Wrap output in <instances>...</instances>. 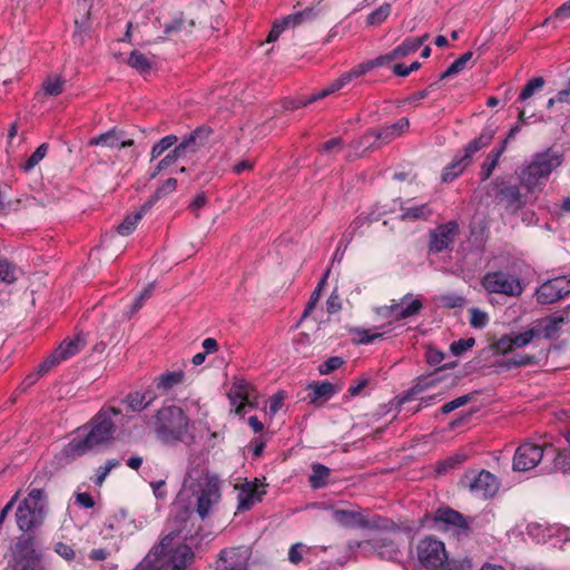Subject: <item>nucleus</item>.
Wrapping results in <instances>:
<instances>
[{"instance_id":"nucleus-1","label":"nucleus","mask_w":570,"mask_h":570,"mask_svg":"<svg viewBox=\"0 0 570 570\" xmlns=\"http://www.w3.org/2000/svg\"><path fill=\"white\" fill-rule=\"evenodd\" d=\"M120 414L121 411L114 406L101 407L88 423L90 430L82 435H76L65 446V454L71 459L80 458L95 450L97 446L108 443L114 439L117 429L114 417Z\"/></svg>"},{"instance_id":"nucleus-2","label":"nucleus","mask_w":570,"mask_h":570,"mask_svg":"<svg viewBox=\"0 0 570 570\" xmlns=\"http://www.w3.org/2000/svg\"><path fill=\"white\" fill-rule=\"evenodd\" d=\"M189 419L176 405L163 406L154 419V431L158 440L166 444L177 442L191 443L194 435L189 433Z\"/></svg>"},{"instance_id":"nucleus-3","label":"nucleus","mask_w":570,"mask_h":570,"mask_svg":"<svg viewBox=\"0 0 570 570\" xmlns=\"http://www.w3.org/2000/svg\"><path fill=\"white\" fill-rule=\"evenodd\" d=\"M156 567L164 570H186L195 559L188 543L176 542L175 533H168L151 550Z\"/></svg>"},{"instance_id":"nucleus-4","label":"nucleus","mask_w":570,"mask_h":570,"mask_svg":"<svg viewBox=\"0 0 570 570\" xmlns=\"http://www.w3.org/2000/svg\"><path fill=\"white\" fill-rule=\"evenodd\" d=\"M47 508V495L42 489H31L18 505L16 520L18 528L28 532L42 525Z\"/></svg>"},{"instance_id":"nucleus-5","label":"nucleus","mask_w":570,"mask_h":570,"mask_svg":"<svg viewBox=\"0 0 570 570\" xmlns=\"http://www.w3.org/2000/svg\"><path fill=\"white\" fill-rule=\"evenodd\" d=\"M563 161V154L548 148L537 153L532 161L520 169L519 179L523 186L532 189L541 178H547Z\"/></svg>"},{"instance_id":"nucleus-6","label":"nucleus","mask_w":570,"mask_h":570,"mask_svg":"<svg viewBox=\"0 0 570 570\" xmlns=\"http://www.w3.org/2000/svg\"><path fill=\"white\" fill-rule=\"evenodd\" d=\"M428 527L441 532H452L458 539L469 538L471 521L461 512L450 508L440 507L432 515H426Z\"/></svg>"},{"instance_id":"nucleus-7","label":"nucleus","mask_w":570,"mask_h":570,"mask_svg":"<svg viewBox=\"0 0 570 570\" xmlns=\"http://www.w3.org/2000/svg\"><path fill=\"white\" fill-rule=\"evenodd\" d=\"M417 558L429 569L464 570L462 563L449 561L444 543L431 535L421 539L416 547Z\"/></svg>"},{"instance_id":"nucleus-8","label":"nucleus","mask_w":570,"mask_h":570,"mask_svg":"<svg viewBox=\"0 0 570 570\" xmlns=\"http://www.w3.org/2000/svg\"><path fill=\"white\" fill-rule=\"evenodd\" d=\"M494 135V129L491 127H485L476 138L471 140L464 147L463 155L459 158H454L453 161L444 168L442 174V181L451 183L458 176H460L471 163L473 155L490 145Z\"/></svg>"},{"instance_id":"nucleus-9","label":"nucleus","mask_w":570,"mask_h":570,"mask_svg":"<svg viewBox=\"0 0 570 570\" xmlns=\"http://www.w3.org/2000/svg\"><path fill=\"white\" fill-rule=\"evenodd\" d=\"M41 556L39 540L33 535L22 534L17 538L12 547L13 568L14 570H37Z\"/></svg>"},{"instance_id":"nucleus-10","label":"nucleus","mask_w":570,"mask_h":570,"mask_svg":"<svg viewBox=\"0 0 570 570\" xmlns=\"http://www.w3.org/2000/svg\"><path fill=\"white\" fill-rule=\"evenodd\" d=\"M481 284L489 293L502 294L511 297H518L524 291V286L518 276L503 271L487 273L482 277Z\"/></svg>"},{"instance_id":"nucleus-11","label":"nucleus","mask_w":570,"mask_h":570,"mask_svg":"<svg viewBox=\"0 0 570 570\" xmlns=\"http://www.w3.org/2000/svg\"><path fill=\"white\" fill-rule=\"evenodd\" d=\"M461 484L466 487L472 494L487 499L493 497L498 492L500 482L494 474L487 470H482L480 472H465L461 480Z\"/></svg>"},{"instance_id":"nucleus-12","label":"nucleus","mask_w":570,"mask_h":570,"mask_svg":"<svg viewBox=\"0 0 570 570\" xmlns=\"http://www.w3.org/2000/svg\"><path fill=\"white\" fill-rule=\"evenodd\" d=\"M459 235V224L450 220L436 226L430 232L429 252L439 254L444 250H452L455 237Z\"/></svg>"},{"instance_id":"nucleus-13","label":"nucleus","mask_w":570,"mask_h":570,"mask_svg":"<svg viewBox=\"0 0 570 570\" xmlns=\"http://www.w3.org/2000/svg\"><path fill=\"white\" fill-rule=\"evenodd\" d=\"M570 293V277L560 276L548 279L535 291L537 302L542 305L553 304Z\"/></svg>"},{"instance_id":"nucleus-14","label":"nucleus","mask_w":570,"mask_h":570,"mask_svg":"<svg viewBox=\"0 0 570 570\" xmlns=\"http://www.w3.org/2000/svg\"><path fill=\"white\" fill-rule=\"evenodd\" d=\"M546 446L535 443L524 442L518 446L513 456L514 471H528L538 465L542 460Z\"/></svg>"},{"instance_id":"nucleus-15","label":"nucleus","mask_w":570,"mask_h":570,"mask_svg":"<svg viewBox=\"0 0 570 570\" xmlns=\"http://www.w3.org/2000/svg\"><path fill=\"white\" fill-rule=\"evenodd\" d=\"M196 495V512L199 518L204 520L209 514L212 507L217 504L220 499V490L217 480L208 479L199 484Z\"/></svg>"},{"instance_id":"nucleus-16","label":"nucleus","mask_w":570,"mask_h":570,"mask_svg":"<svg viewBox=\"0 0 570 570\" xmlns=\"http://www.w3.org/2000/svg\"><path fill=\"white\" fill-rule=\"evenodd\" d=\"M495 190L494 197L499 203H504L507 208L520 209L524 203L519 186L498 178L491 184Z\"/></svg>"},{"instance_id":"nucleus-17","label":"nucleus","mask_w":570,"mask_h":570,"mask_svg":"<svg viewBox=\"0 0 570 570\" xmlns=\"http://www.w3.org/2000/svg\"><path fill=\"white\" fill-rule=\"evenodd\" d=\"M213 135V129L209 126H199L177 145L179 150L186 157L188 154H195L204 147L209 137Z\"/></svg>"},{"instance_id":"nucleus-18","label":"nucleus","mask_w":570,"mask_h":570,"mask_svg":"<svg viewBox=\"0 0 570 570\" xmlns=\"http://www.w3.org/2000/svg\"><path fill=\"white\" fill-rule=\"evenodd\" d=\"M264 488V485L262 484ZM258 479H255L253 482L246 481L239 488L238 492V505L237 510L239 511H248L256 503L263 500V497L266 494L264 489H259Z\"/></svg>"},{"instance_id":"nucleus-19","label":"nucleus","mask_w":570,"mask_h":570,"mask_svg":"<svg viewBox=\"0 0 570 570\" xmlns=\"http://www.w3.org/2000/svg\"><path fill=\"white\" fill-rule=\"evenodd\" d=\"M409 127H410L409 119L406 117H403L392 125L374 129L375 139L380 144V147H381L382 145L389 144L393 139L401 136L403 132H405L409 129Z\"/></svg>"},{"instance_id":"nucleus-20","label":"nucleus","mask_w":570,"mask_h":570,"mask_svg":"<svg viewBox=\"0 0 570 570\" xmlns=\"http://www.w3.org/2000/svg\"><path fill=\"white\" fill-rule=\"evenodd\" d=\"M568 446L557 449L552 444L546 445L547 453L553 455V469L562 473H570V432L564 434Z\"/></svg>"},{"instance_id":"nucleus-21","label":"nucleus","mask_w":570,"mask_h":570,"mask_svg":"<svg viewBox=\"0 0 570 570\" xmlns=\"http://www.w3.org/2000/svg\"><path fill=\"white\" fill-rule=\"evenodd\" d=\"M333 519L343 527L370 528V521L358 511L337 509L333 512Z\"/></svg>"},{"instance_id":"nucleus-22","label":"nucleus","mask_w":570,"mask_h":570,"mask_svg":"<svg viewBox=\"0 0 570 570\" xmlns=\"http://www.w3.org/2000/svg\"><path fill=\"white\" fill-rule=\"evenodd\" d=\"M216 570H248L246 561L243 560L237 549H225L219 553L216 561Z\"/></svg>"},{"instance_id":"nucleus-23","label":"nucleus","mask_w":570,"mask_h":570,"mask_svg":"<svg viewBox=\"0 0 570 570\" xmlns=\"http://www.w3.org/2000/svg\"><path fill=\"white\" fill-rule=\"evenodd\" d=\"M200 530V524L196 525L195 520L191 519L189 523L174 528L169 533H175V540H183L184 543L188 542L191 546H197L203 540Z\"/></svg>"},{"instance_id":"nucleus-24","label":"nucleus","mask_w":570,"mask_h":570,"mask_svg":"<svg viewBox=\"0 0 570 570\" xmlns=\"http://www.w3.org/2000/svg\"><path fill=\"white\" fill-rule=\"evenodd\" d=\"M308 390V397L311 403H316L320 400L326 401L337 392L336 386L327 381L309 384Z\"/></svg>"},{"instance_id":"nucleus-25","label":"nucleus","mask_w":570,"mask_h":570,"mask_svg":"<svg viewBox=\"0 0 570 570\" xmlns=\"http://www.w3.org/2000/svg\"><path fill=\"white\" fill-rule=\"evenodd\" d=\"M185 373L183 371L165 372L155 379V385L161 393L169 392L174 386L183 383Z\"/></svg>"},{"instance_id":"nucleus-26","label":"nucleus","mask_w":570,"mask_h":570,"mask_svg":"<svg viewBox=\"0 0 570 570\" xmlns=\"http://www.w3.org/2000/svg\"><path fill=\"white\" fill-rule=\"evenodd\" d=\"M400 218L403 222H415L419 219H428L432 215V209L429 204H421L415 206H401Z\"/></svg>"},{"instance_id":"nucleus-27","label":"nucleus","mask_w":570,"mask_h":570,"mask_svg":"<svg viewBox=\"0 0 570 570\" xmlns=\"http://www.w3.org/2000/svg\"><path fill=\"white\" fill-rule=\"evenodd\" d=\"M411 295L407 294L401 299L399 313L395 316V321H401L417 315L423 308V304L419 298L411 299Z\"/></svg>"},{"instance_id":"nucleus-28","label":"nucleus","mask_w":570,"mask_h":570,"mask_svg":"<svg viewBox=\"0 0 570 570\" xmlns=\"http://www.w3.org/2000/svg\"><path fill=\"white\" fill-rule=\"evenodd\" d=\"M564 323L563 316H548L540 321V325L542 326V335L547 340H553L558 336L561 326Z\"/></svg>"},{"instance_id":"nucleus-29","label":"nucleus","mask_w":570,"mask_h":570,"mask_svg":"<svg viewBox=\"0 0 570 570\" xmlns=\"http://www.w3.org/2000/svg\"><path fill=\"white\" fill-rule=\"evenodd\" d=\"M331 475V470L321 464L314 463L312 465V474L308 478L309 485L313 489L324 488L328 483V478Z\"/></svg>"},{"instance_id":"nucleus-30","label":"nucleus","mask_w":570,"mask_h":570,"mask_svg":"<svg viewBox=\"0 0 570 570\" xmlns=\"http://www.w3.org/2000/svg\"><path fill=\"white\" fill-rule=\"evenodd\" d=\"M393 60H395V57H394L393 52L390 51L385 55L379 56L377 58H375L373 60H370L365 63L358 65L356 68L351 70L350 73L352 75L353 78H356V77L364 75L366 71H368L372 68L381 67V66L389 63Z\"/></svg>"},{"instance_id":"nucleus-31","label":"nucleus","mask_w":570,"mask_h":570,"mask_svg":"<svg viewBox=\"0 0 570 570\" xmlns=\"http://www.w3.org/2000/svg\"><path fill=\"white\" fill-rule=\"evenodd\" d=\"M177 188V179L168 178L160 187L156 189L154 195L144 203V210H150L151 207L160 199L173 193Z\"/></svg>"},{"instance_id":"nucleus-32","label":"nucleus","mask_w":570,"mask_h":570,"mask_svg":"<svg viewBox=\"0 0 570 570\" xmlns=\"http://www.w3.org/2000/svg\"><path fill=\"white\" fill-rule=\"evenodd\" d=\"M435 380H429L425 376L417 377L415 384L399 397L397 404L402 406L406 402L412 401L417 394L432 386Z\"/></svg>"},{"instance_id":"nucleus-33","label":"nucleus","mask_w":570,"mask_h":570,"mask_svg":"<svg viewBox=\"0 0 570 570\" xmlns=\"http://www.w3.org/2000/svg\"><path fill=\"white\" fill-rule=\"evenodd\" d=\"M537 363L538 360L535 355L515 354L512 357L500 361L498 365L505 370H512L521 366L534 365Z\"/></svg>"},{"instance_id":"nucleus-34","label":"nucleus","mask_w":570,"mask_h":570,"mask_svg":"<svg viewBox=\"0 0 570 570\" xmlns=\"http://www.w3.org/2000/svg\"><path fill=\"white\" fill-rule=\"evenodd\" d=\"M91 2H92V0H78L77 1V11L79 13V17L75 18V26H76L77 32H82L88 29Z\"/></svg>"},{"instance_id":"nucleus-35","label":"nucleus","mask_w":570,"mask_h":570,"mask_svg":"<svg viewBox=\"0 0 570 570\" xmlns=\"http://www.w3.org/2000/svg\"><path fill=\"white\" fill-rule=\"evenodd\" d=\"M121 131L116 128L110 129L97 137H92L88 141V146H107L110 148H118V141L121 137Z\"/></svg>"},{"instance_id":"nucleus-36","label":"nucleus","mask_w":570,"mask_h":570,"mask_svg":"<svg viewBox=\"0 0 570 570\" xmlns=\"http://www.w3.org/2000/svg\"><path fill=\"white\" fill-rule=\"evenodd\" d=\"M352 79H353V77L350 72L342 75L331 86H328L327 88H324V89L320 90L318 92L313 94L311 97H308V101L312 104L318 99L327 97L328 95L343 88Z\"/></svg>"},{"instance_id":"nucleus-37","label":"nucleus","mask_w":570,"mask_h":570,"mask_svg":"<svg viewBox=\"0 0 570 570\" xmlns=\"http://www.w3.org/2000/svg\"><path fill=\"white\" fill-rule=\"evenodd\" d=\"M148 210H144V205L140 207V209L131 215H127L124 220L121 222V224L118 225L117 227V232L122 235V236H128L130 235L137 224L139 223V220L142 218V216L147 213Z\"/></svg>"},{"instance_id":"nucleus-38","label":"nucleus","mask_w":570,"mask_h":570,"mask_svg":"<svg viewBox=\"0 0 570 570\" xmlns=\"http://www.w3.org/2000/svg\"><path fill=\"white\" fill-rule=\"evenodd\" d=\"M355 150L364 148L363 151H374L380 148V144L375 139L374 128L364 132L358 139L354 140L351 145Z\"/></svg>"},{"instance_id":"nucleus-39","label":"nucleus","mask_w":570,"mask_h":570,"mask_svg":"<svg viewBox=\"0 0 570 570\" xmlns=\"http://www.w3.org/2000/svg\"><path fill=\"white\" fill-rule=\"evenodd\" d=\"M85 346V340L79 335L72 340H65L57 348V351H61V356L63 360H67L77 353H79Z\"/></svg>"},{"instance_id":"nucleus-40","label":"nucleus","mask_w":570,"mask_h":570,"mask_svg":"<svg viewBox=\"0 0 570 570\" xmlns=\"http://www.w3.org/2000/svg\"><path fill=\"white\" fill-rule=\"evenodd\" d=\"M472 51H466L463 55H461L454 62H452L449 66V68L445 71H443L440 75V80H444L462 71L465 68L466 63L472 59Z\"/></svg>"},{"instance_id":"nucleus-41","label":"nucleus","mask_w":570,"mask_h":570,"mask_svg":"<svg viewBox=\"0 0 570 570\" xmlns=\"http://www.w3.org/2000/svg\"><path fill=\"white\" fill-rule=\"evenodd\" d=\"M127 63L139 72H147L151 69L150 60L140 51L134 50L130 52Z\"/></svg>"},{"instance_id":"nucleus-42","label":"nucleus","mask_w":570,"mask_h":570,"mask_svg":"<svg viewBox=\"0 0 570 570\" xmlns=\"http://www.w3.org/2000/svg\"><path fill=\"white\" fill-rule=\"evenodd\" d=\"M421 47L420 40H413V38H406L404 41L395 47L392 52L395 59L404 58L415 51Z\"/></svg>"},{"instance_id":"nucleus-43","label":"nucleus","mask_w":570,"mask_h":570,"mask_svg":"<svg viewBox=\"0 0 570 570\" xmlns=\"http://www.w3.org/2000/svg\"><path fill=\"white\" fill-rule=\"evenodd\" d=\"M500 157H501V151L500 150H491L488 154L487 159L483 163L482 169H481V173H480L482 181H484V180H487V179H489L491 177L493 170L498 166Z\"/></svg>"},{"instance_id":"nucleus-44","label":"nucleus","mask_w":570,"mask_h":570,"mask_svg":"<svg viewBox=\"0 0 570 570\" xmlns=\"http://www.w3.org/2000/svg\"><path fill=\"white\" fill-rule=\"evenodd\" d=\"M49 145L47 142L41 144L33 154L20 165V168L23 171H30L32 168H35L46 156L48 151Z\"/></svg>"},{"instance_id":"nucleus-45","label":"nucleus","mask_w":570,"mask_h":570,"mask_svg":"<svg viewBox=\"0 0 570 570\" xmlns=\"http://www.w3.org/2000/svg\"><path fill=\"white\" fill-rule=\"evenodd\" d=\"M178 141L177 136L167 135L163 137L157 144H155L151 148L150 159L154 160L160 157L166 150H168L171 146H174Z\"/></svg>"},{"instance_id":"nucleus-46","label":"nucleus","mask_w":570,"mask_h":570,"mask_svg":"<svg viewBox=\"0 0 570 570\" xmlns=\"http://www.w3.org/2000/svg\"><path fill=\"white\" fill-rule=\"evenodd\" d=\"M315 17V12L313 8H306L303 11L296 12L294 14H288L287 17L283 18L284 24L287 27L289 26H298L303 23L304 21L312 20Z\"/></svg>"},{"instance_id":"nucleus-47","label":"nucleus","mask_w":570,"mask_h":570,"mask_svg":"<svg viewBox=\"0 0 570 570\" xmlns=\"http://www.w3.org/2000/svg\"><path fill=\"white\" fill-rule=\"evenodd\" d=\"M391 11H392V7L390 3L385 2V3L381 4L377 9H375L367 16V18H366L367 24L368 26L380 24L390 16Z\"/></svg>"},{"instance_id":"nucleus-48","label":"nucleus","mask_w":570,"mask_h":570,"mask_svg":"<svg viewBox=\"0 0 570 570\" xmlns=\"http://www.w3.org/2000/svg\"><path fill=\"white\" fill-rule=\"evenodd\" d=\"M191 519H194L193 511L187 505L177 504L175 507V513L171 520L175 528L189 523Z\"/></svg>"},{"instance_id":"nucleus-49","label":"nucleus","mask_w":570,"mask_h":570,"mask_svg":"<svg viewBox=\"0 0 570 570\" xmlns=\"http://www.w3.org/2000/svg\"><path fill=\"white\" fill-rule=\"evenodd\" d=\"M544 86V79L542 77H534L530 79L522 91L519 95V101H525L531 98L534 92Z\"/></svg>"},{"instance_id":"nucleus-50","label":"nucleus","mask_w":570,"mask_h":570,"mask_svg":"<svg viewBox=\"0 0 570 570\" xmlns=\"http://www.w3.org/2000/svg\"><path fill=\"white\" fill-rule=\"evenodd\" d=\"M475 394H476V392H473V393H469V394L459 396V397L445 403L444 405H442V407L440 409V412L442 414H449V413L453 412L454 410L473 401L475 397Z\"/></svg>"},{"instance_id":"nucleus-51","label":"nucleus","mask_w":570,"mask_h":570,"mask_svg":"<svg viewBox=\"0 0 570 570\" xmlns=\"http://www.w3.org/2000/svg\"><path fill=\"white\" fill-rule=\"evenodd\" d=\"M539 335H540V331L534 327L530 328L523 333L513 335L512 336L513 348H520V347L528 345L529 343H531V341L534 337H538Z\"/></svg>"},{"instance_id":"nucleus-52","label":"nucleus","mask_w":570,"mask_h":570,"mask_svg":"<svg viewBox=\"0 0 570 570\" xmlns=\"http://www.w3.org/2000/svg\"><path fill=\"white\" fill-rule=\"evenodd\" d=\"M153 291H154V283H150L148 286H146L140 292V294L135 298V301L130 307L128 317H131L136 312H138L142 307L145 301L148 299L149 297H151Z\"/></svg>"},{"instance_id":"nucleus-53","label":"nucleus","mask_w":570,"mask_h":570,"mask_svg":"<svg viewBox=\"0 0 570 570\" xmlns=\"http://www.w3.org/2000/svg\"><path fill=\"white\" fill-rule=\"evenodd\" d=\"M61 351H55L51 355H49L40 365H39V373L40 374H47L49 371H51L55 366H57L61 361H65L61 356Z\"/></svg>"},{"instance_id":"nucleus-54","label":"nucleus","mask_w":570,"mask_h":570,"mask_svg":"<svg viewBox=\"0 0 570 570\" xmlns=\"http://www.w3.org/2000/svg\"><path fill=\"white\" fill-rule=\"evenodd\" d=\"M146 395H141L139 392L129 393L126 397V403L131 411H142L147 407L145 403Z\"/></svg>"},{"instance_id":"nucleus-55","label":"nucleus","mask_w":570,"mask_h":570,"mask_svg":"<svg viewBox=\"0 0 570 570\" xmlns=\"http://www.w3.org/2000/svg\"><path fill=\"white\" fill-rule=\"evenodd\" d=\"M492 348L498 354H508L512 352L514 350L512 344V335L507 334L501 336L492 344Z\"/></svg>"},{"instance_id":"nucleus-56","label":"nucleus","mask_w":570,"mask_h":570,"mask_svg":"<svg viewBox=\"0 0 570 570\" xmlns=\"http://www.w3.org/2000/svg\"><path fill=\"white\" fill-rule=\"evenodd\" d=\"M343 364L344 360L342 357L331 356L320 365L318 371L322 375H326L340 368Z\"/></svg>"},{"instance_id":"nucleus-57","label":"nucleus","mask_w":570,"mask_h":570,"mask_svg":"<svg viewBox=\"0 0 570 570\" xmlns=\"http://www.w3.org/2000/svg\"><path fill=\"white\" fill-rule=\"evenodd\" d=\"M475 344V340L473 337L469 338H460L459 341L452 342L450 345V350L453 355H461L464 352H466L469 348H471Z\"/></svg>"},{"instance_id":"nucleus-58","label":"nucleus","mask_w":570,"mask_h":570,"mask_svg":"<svg viewBox=\"0 0 570 570\" xmlns=\"http://www.w3.org/2000/svg\"><path fill=\"white\" fill-rule=\"evenodd\" d=\"M185 156L176 146L168 155H166L157 165V171H161L175 164L179 158H184Z\"/></svg>"},{"instance_id":"nucleus-59","label":"nucleus","mask_w":570,"mask_h":570,"mask_svg":"<svg viewBox=\"0 0 570 570\" xmlns=\"http://www.w3.org/2000/svg\"><path fill=\"white\" fill-rule=\"evenodd\" d=\"M470 313H471L470 324L472 327H475V328L485 327V325L489 322V317H488L487 313H484L475 307L471 308Z\"/></svg>"},{"instance_id":"nucleus-60","label":"nucleus","mask_w":570,"mask_h":570,"mask_svg":"<svg viewBox=\"0 0 570 570\" xmlns=\"http://www.w3.org/2000/svg\"><path fill=\"white\" fill-rule=\"evenodd\" d=\"M0 281L9 284L16 281L14 267L6 259H0Z\"/></svg>"},{"instance_id":"nucleus-61","label":"nucleus","mask_w":570,"mask_h":570,"mask_svg":"<svg viewBox=\"0 0 570 570\" xmlns=\"http://www.w3.org/2000/svg\"><path fill=\"white\" fill-rule=\"evenodd\" d=\"M343 146H344L343 139L341 137H334V138L323 142L318 150L322 154L330 155L333 151L342 150Z\"/></svg>"},{"instance_id":"nucleus-62","label":"nucleus","mask_w":570,"mask_h":570,"mask_svg":"<svg viewBox=\"0 0 570 570\" xmlns=\"http://www.w3.org/2000/svg\"><path fill=\"white\" fill-rule=\"evenodd\" d=\"M43 89L49 96H58L63 90V81L60 78L48 79L43 82Z\"/></svg>"},{"instance_id":"nucleus-63","label":"nucleus","mask_w":570,"mask_h":570,"mask_svg":"<svg viewBox=\"0 0 570 570\" xmlns=\"http://www.w3.org/2000/svg\"><path fill=\"white\" fill-rule=\"evenodd\" d=\"M164 32L166 35L176 33L180 30H183L184 27V18L183 13L179 12V14L175 18H173L170 21L164 22Z\"/></svg>"},{"instance_id":"nucleus-64","label":"nucleus","mask_w":570,"mask_h":570,"mask_svg":"<svg viewBox=\"0 0 570 570\" xmlns=\"http://www.w3.org/2000/svg\"><path fill=\"white\" fill-rule=\"evenodd\" d=\"M342 309L341 296L335 288L326 301V311L328 314H335Z\"/></svg>"}]
</instances>
